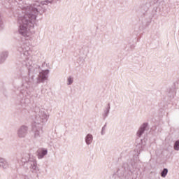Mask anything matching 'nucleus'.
Instances as JSON below:
<instances>
[{
    "label": "nucleus",
    "mask_w": 179,
    "mask_h": 179,
    "mask_svg": "<svg viewBox=\"0 0 179 179\" xmlns=\"http://www.w3.org/2000/svg\"><path fill=\"white\" fill-rule=\"evenodd\" d=\"M59 0H45L43 1H35L32 4H27L24 1L20 0L18 6L22 9L23 15L18 18V33L24 38V41L20 43L17 47V51L20 53L17 57L21 66H37L31 61V50L29 45L34 43L36 38L33 36L31 29L34 27V23L37 20L38 15H43L44 12V5L54 3Z\"/></svg>",
    "instance_id": "f257e3e1"
},
{
    "label": "nucleus",
    "mask_w": 179,
    "mask_h": 179,
    "mask_svg": "<svg viewBox=\"0 0 179 179\" xmlns=\"http://www.w3.org/2000/svg\"><path fill=\"white\" fill-rule=\"evenodd\" d=\"M35 113V119L32 124L33 138L40 139L43 135V127L48 121L50 113L43 108H36Z\"/></svg>",
    "instance_id": "f03ea898"
},
{
    "label": "nucleus",
    "mask_w": 179,
    "mask_h": 179,
    "mask_svg": "<svg viewBox=\"0 0 179 179\" xmlns=\"http://www.w3.org/2000/svg\"><path fill=\"white\" fill-rule=\"evenodd\" d=\"M34 92V88L30 86V83L24 81L20 90V95L22 104H30L34 98L38 97V93H37V91H35V93Z\"/></svg>",
    "instance_id": "7ed1b4c3"
},
{
    "label": "nucleus",
    "mask_w": 179,
    "mask_h": 179,
    "mask_svg": "<svg viewBox=\"0 0 179 179\" xmlns=\"http://www.w3.org/2000/svg\"><path fill=\"white\" fill-rule=\"evenodd\" d=\"M22 163H27L29 169L34 171V173H37L38 171V166H37V161L34 157L31 155L27 153L24 154L22 159Z\"/></svg>",
    "instance_id": "20e7f679"
},
{
    "label": "nucleus",
    "mask_w": 179,
    "mask_h": 179,
    "mask_svg": "<svg viewBox=\"0 0 179 179\" xmlns=\"http://www.w3.org/2000/svg\"><path fill=\"white\" fill-rule=\"evenodd\" d=\"M49 73L50 70H42L38 75L36 83H44L48 79Z\"/></svg>",
    "instance_id": "39448f33"
},
{
    "label": "nucleus",
    "mask_w": 179,
    "mask_h": 179,
    "mask_svg": "<svg viewBox=\"0 0 179 179\" xmlns=\"http://www.w3.org/2000/svg\"><path fill=\"white\" fill-rule=\"evenodd\" d=\"M29 134V127L27 125L20 126L17 130V136L20 138H24Z\"/></svg>",
    "instance_id": "423d86ee"
},
{
    "label": "nucleus",
    "mask_w": 179,
    "mask_h": 179,
    "mask_svg": "<svg viewBox=\"0 0 179 179\" xmlns=\"http://www.w3.org/2000/svg\"><path fill=\"white\" fill-rule=\"evenodd\" d=\"M10 165L9 162H8V159L0 157V169L1 170H8L9 169Z\"/></svg>",
    "instance_id": "0eeeda50"
},
{
    "label": "nucleus",
    "mask_w": 179,
    "mask_h": 179,
    "mask_svg": "<svg viewBox=\"0 0 179 179\" xmlns=\"http://www.w3.org/2000/svg\"><path fill=\"white\" fill-rule=\"evenodd\" d=\"M148 123H143L138 128L137 132H136V136L138 138H141L143 134H145V131H146V128H148Z\"/></svg>",
    "instance_id": "6e6552de"
},
{
    "label": "nucleus",
    "mask_w": 179,
    "mask_h": 179,
    "mask_svg": "<svg viewBox=\"0 0 179 179\" xmlns=\"http://www.w3.org/2000/svg\"><path fill=\"white\" fill-rule=\"evenodd\" d=\"M85 142L87 146L93 143V135L92 134H87L85 137Z\"/></svg>",
    "instance_id": "1a4fd4ad"
},
{
    "label": "nucleus",
    "mask_w": 179,
    "mask_h": 179,
    "mask_svg": "<svg viewBox=\"0 0 179 179\" xmlns=\"http://www.w3.org/2000/svg\"><path fill=\"white\" fill-rule=\"evenodd\" d=\"M110 110H111V105L110 103H108L103 110V118H107L108 117V114H110Z\"/></svg>",
    "instance_id": "9d476101"
},
{
    "label": "nucleus",
    "mask_w": 179,
    "mask_h": 179,
    "mask_svg": "<svg viewBox=\"0 0 179 179\" xmlns=\"http://www.w3.org/2000/svg\"><path fill=\"white\" fill-rule=\"evenodd\" d=\"M48 153V150L47 149H42L38 151V159H44V156H46V155Z\"/></svg>",
    "instance_id": "9b49d317"
},
{
    "label": "nucleus",
    "mask_w": 179,
    "mask_h": 179,
    "mask_svg": "<svg viewBox=\"0 0 179 179\" xmlns=\"http://www.w3.org/2000/svg\"><path fill=\"white\" fill-rule=\"evenodd\" d=\"M145 144L143 143V141L142 140H141V142L136 145L137 152L138 153H141V152H142V150L145 149Z\"/></svg>",
    "instance_id": "f8f14e48"
},
{
    "label": "nucleus",
    "mask_w": 179,
    "mask_h": 179,
    "mask_svg": "<svg viewBox=\"0 0 179 179\" xmlns=\"http://www.w3.org/2000/svg\"><path fill=\"white\" fill-rule=\"evenodd\" d=\"M9 55V52L8 51H3L0 52V57H1L3 62H6L8 56Z\"/></svg>",
    "instance_id": "ddd939ff"
},
{
    "label": "nucleus",
    "mask_w": 179,
    "mask_h": 179,
    "mask_svg": "<svg viewBox=\"0 0 179 179\" xmlns=\"http://www.w3.org/2000/svg\"><path fill=\"white\" fill-rule=\"evenodd\" d=\"M5 29V23L3 22V15L0 14V31Z\"/></svg>",
    "instance_id": "4468645a"
},
{
    "label": "nucleus",
    "mask_w": 179,
    "mask_h": 179,
    "mask_svg": "<svg viewBox=\"0 0 179 179\" xmlns=\"http://www.w3.org/2000/svg\"><path fill=\"white\" fill-rule=\"evenodd\" d=\"M168 173L169 169H167L166 168L164 169L163 171L161 172V177H163V178H166Z\"/></svg>",
    "instance_id": "2eb2a0df"
},
{
    "label": "nucleus",
    "mask_w": 179,
    "mask_h": 179,
    "mask_svg": "<svg viewBox=\"0 0 179 179\" xmlns=\"http://www.w3.org/2000/svg\"><path fill=\"white\" fill-rule=\"evenodd\" d=\"M72 83H73V78L70 76L67 78V85L68 86H71Z\"/></svg>",
    "instance_id": "dca6fc26"
},
{
    "label": "nucleus",
    "mask_w": 179,
    "mask_h": 179,
    "mask_svg": "<svg viewBox=\"0 0 179 179\" xmlns=\"http://www.w3.org/2000/svg\"><path fill=\"white\" fill-rule=\"evenodd\" d=\"M174 150L178 151L179 150V140L176 141L174 144Z\"/></svg>",
    "instance_id": "f3484780"
},
{
    "label": "nucleus",
    "mask_w": 179,
    "mask_h": 179,
    "mask_svg": "<svg viewBox=\"0 0 179 179\" xmlns=\"http://www.w3.org/2000/svg\"><path fill=\"white\" fill-rule=\"evenodd\" d=\"M24 179H36V178L33 177L32 176H24Z\"/></svg>",
    "instance_id": "a211bd4d"
},
{
    "label": "nucleus",
    "mask_w": 179,
    "mask_h": 179,
    "mask_svg": "<svg viewBox=\"0 0 179 179\" xmlns=\"http://www.w3.org/2000/svg\"><path fill=\"white\" fill-rule=\"evenodd\" d=\"M106 124L102 127L101 131V135H104L106 134Z\"/></svg>",
    "instance_id": "6ab92c4d"
},
{
    "label": "nucleus",
    "mask_w": 179,
    "mask_h": 179,
    "mask_svg": "<svg viewBox=\"0 0 179 179\" xmlns=\"http://www.w3.org/2000/svg\"><path fill=\"white\" fill-rule=\"evenodd\" d=\"M3 60L1 59V57H0V65H1V64H3Z\"/></svg>",
    "instance_id": "aec40b11"
}]
</instances>
